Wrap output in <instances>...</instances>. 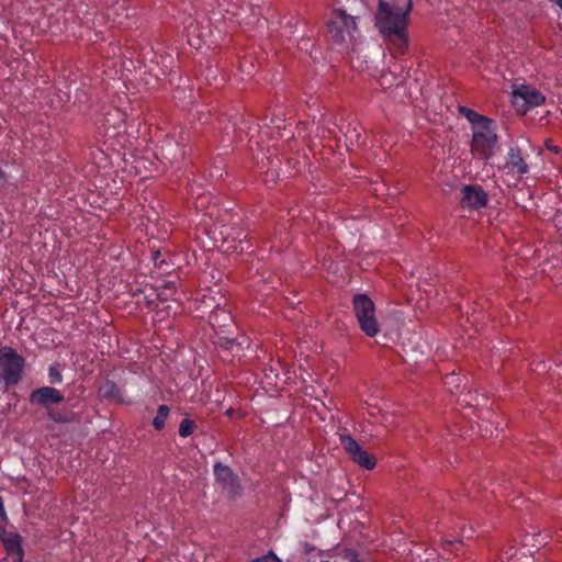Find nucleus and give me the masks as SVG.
I'll use <instances>...</instances> for the list:
<instances>
[{
	"label": "nucleus",
	"instance_id": "f257e3e1",
	"mask_svg": "<svg viewBox=\"0 0 562 562\" xmlns=\"http://www.w3.org/2000/svg\"><path fill=\"white\" fill-rule=\"evenodd\" d=\"M412 0H379L375 26L393 47L403 54L408 46L407 24Z\"/></svg>",
	"mask_w": 562,
	"mask_h": 562
},
{
	"label": "nucleus",
	"instance_id": "f03ea898",
	"mask_svg": "<svg viewBox=\"0 0 562 562\" xmlns=\"http://www.w3.org/2000/svg\"><path fill=\"white\" fill-rule=\"evenodd\" d=\"M65 401L64 394L54 386H41L30 393L29 402L32 406L46 412L48 419L56 424H70L75 414L67 409H58L57 406Z\"/></svg>",
	"mask_w": 562,
	"mask_h": 562
},
{
	"label": "nucleus",
	"instance_id": "7ed1b4c3",
	"mask_svg": "<svg viewBox=\"0 0 562 562\" xmlns=\"http://www.w3.org/2000/svg\"><path fill=\"white\" fill-rule=\"evenodd\" d=\"M25 359L15 349L4 346L0 348V384L7 391L22 379Z\"/></svg>",
	"mask_w": 562,
	"mask_h": 562
},
{
	"label": "nucleus",
	"instance_id": "20e7f679",
	"mask_svg": "<svg viewBox=\"0 0 562 562\" xmlns=\"http://www.w3.org/2000/svg\"><path fill=\"white\" fill-rule=\"evenodd\" d=\"M352 310L364 335L375 337L380 331V325L375 317L373 301L367 294L357 293L352 297Z\"/></svg>",
	"mask_w": 562,
	"mask_h": 562
},
{
	"label": "nucleus",
	"instance_id": "39448f33",
	"mask_svg": "<svg viewBox=\"0 0 562 562\" xmlns=\"http://www.w3.org/2000/svg\"><path fill=\"white\" fill-rule=\"evenodd\" d=\"M498 137L496 126L492 120L491 124L480 126L472 132L471 151L479 159H488L498 149Z\"/></svg>",
	"mask_w": 562,
	"mask_h": 562
},
{
	"label": "nucleus",
	"instance_id": "423d86ee",
	"mask_svg": "<svg viewBox=\"0 0 562 562\" xmlns=\"http://www.w3.org/2000/svg\"><path fill=\"white\" fill-rule=\"evenodd\" d=\"M327 27L329 40L334 44L340 45L352 38L357 31L356 19L342 10H336L333 12Z\"/></svg>",
	"mask_w": 562,
	"mask_h": 562
},
{
	"label": "nucleus",
	"instance_id": "0eeeda50",
	"mask_svg": "<svg viewBox=\"0 0 562 562\" xmlns=\"http://www.w3.org/2000/svg\"><path fill=\"white\" fill-rule=\"evenodd\" d=\"M213 475L215 483L229 498H236L241 495L243 487L240 480L231 467L222 462H215L213 465Z\"/></svg>",
	"mask_w": 562,
	"mask_h": 562
},
{
	"label": "nucleus",
	"instance_id": "6e6552de",
	"mask_svg": "<svg viewBox=\"0 0 562 562\" xmlns=\"http://www.w3.org/2000/svg\"><path fill=\"white\" fill-rule=\"evenodd\" d=\"M339 441L342 449L356 464L366 470H373L375 468V458L363 450L350 435H339Z\"/></svg>",
	"mask_w": 562,
	"mask_h": 562
},
{
	"label": "nucleus",
	"instance_id": "1a4fd4ad",
	"mask_svg": "<svg viewBox=\"0 0 562 562\" xmlns=\"http://www.w3.org/2000/svg\"><path fill=\"white\" fill-rule=\"evenodd\" d=\"M544 100L546 98L540 91L526 85H520L513 91V105L520 113L541 105Z\"/></svg>",
	"mask_w": 562,
	"mask_h": 562
},
{
	"label": "nucleus",
	"instance_id": "9d476101",
	"mask_svg": "<svg viewBox=\"0 0 562 562\" xmlns=\"http://www.w3.org/2000/svg\"><path fill=\"white\" fill-rule=\"evenodd\" d=\"M215 346L224 360H231L240 358L244 355L245 348H249L250 340L245 335L235 338L218 336Z\"/></svg>",
	"mask_w": 562,
	"mask_h": 562
},
{
	"label": "nucleus",
	"instance_id": "9b49d317",
	"mask_svg": "<svg viewBox=\"0 0 562 562\" xmlns=\"http://www.w3.org/2000/svg\"><path fill=\"white\" fill-rule=\"evenodd\" d=\"M488 202V195L480 184H467L461 189L460 205L469 211H480Z\"/></svg>",
	"mask_w": 562,
	"mask_h": 562
},
{
	"label": "nucleus",
	"instance_id": "f8f14e48",
	"mask_svg": "<svg viewBox=\"0 0 562 562\" xmlns=\"http://www.w3.org/2000/svg\"><path fill=\"white\" fill-rule=\"evenodd\" d=\"M0 541L7 553V562H23V539L18 532L9 531L4 526H0Z\"/></svg>",
	"mask_w": 562,
	"mask_h": 562
},
{
	"label": "nucleus",
	"instance_id": "ddd939ff",
	"mask_svg": "<svg viewBox=\"0 0 562 562\" xmlns=\"http://www.w3.org/2000/svg\"><path fill=\"white\" fill-rule=\"evenodd\" d=\"M99 396L106 401H112L119 404H131L123 395L122 389L112 380H106L99 386Z\"/></svg>",
	"mask_w": 562,
	"mask_h": 562
},
{
	"label": "nucleus",
	"instance_id": "4468645a",
	"mask_svg": "<svg viewBox=\"0 0 562 562\" xmlns=\"http://www.w3.org/2000/svg\"><path fill=\"white\" fill-rule=\"evenodd\" d=\"M505 167L522 176L529 171V167L517 147H509Z\"/></svg>",
	"mask_w": 562,
	"mask_h": 562
},
{
	"label": "nucleus",
	"instance_id": "2eb2a0df",
	"mask_svg": "<svg viewBox=\"0 0 562 562\" xmlns=\"http://www.w3.org/2000/svg\"><path fill=\"white\" fill-rule=\"evenodd\" d=\"M459 112L471 123L472 132L477 130L480 126L492 123L491 119L467 106H460Z\"/></svg>",
	"mask_w": 562,
	"mask_h": 562
},
{
	"label": "nucleus",
	"instance_id": "dca6fc26",
	"mask_svg": "<svg viewBox=\"0 0 562 562\" xmlns=\"http://www.w3.org/2000/svg\"><path fill=\"white\" fill-rule=\"evenodd\" d=\"M169 414H170V408L168 405H166V404L159 405L157 408V414L153 419V427L158 431L162 430L166 426V422L169 417Z\"/></svg>",
	"mask_w": 562,
	"mask_h": 562
},
{
	"label": "nucleus",
	"instance_id": "f3484780",
	"mask_svg": "<svg viewBox=\"0 0 562 562\" xmlns=\"http://www.w3.org/2000/svg\"><path fill=\"white\" fill-rule=\"evenodd\" d=\"M198 425L193 419L184 418L180 422L178 434L182 438L191 436L196 429Z\"/></svg>",
	"mask_w": 562,
	"mask_h": 562
},
{
	"label": "nucleus",
	"instance_id": "a211bd4d",
	"mask_svg": "<svg viewBox=\"0 0 562 562\" xmlns=\"http://www.w3.org/2000/svg\"><path fill=\"white\" fill-rule=\"evenodd\" d=\"M48 381L50 384H60L63 382V374L57 366H49Z\"/></svg>",
	"mask_w": 562,
	"mask_h": 562
},
{
	"label": "nucleus",
	"instance_id": "6ab92c4d",
	"mask_svg": "<svg viewBox=\"0 0 562 562\" xmlns=\"http://www.w3.org/2000/svg\"><path fill=\"white\" fill-rule=\"evenodd\" d=\"M250 562H281V560L272 551H270L262 557L252 559Z\"/></svg>",
	"mask_w": 562,
	"mask_h": 562
},
{
	"label": "nucleus",
	"instance_id": "aec40b11",
	"mask_svg": "<svg viewBox=\"0 0 562 562\" xmlns=\"http://www.w3.org/2000/svg\"><path fill=\"white\" fill-rule=\"evenodd\" d=\"M137 304H142L144 306H146L147 308H153L156 306V300L155 299H150L149 295L147 294H143L140 299H137Z\"/></svg>",
	"mask_w": 562,
	"mask_h": 562
},
{
	"label": "nucleus",
	"instance_id": "412c9836",
	"mask_svg": "<svg viewBox=\"0 0 562 562\" xmlns=\"http://www.w3.org/2000/svg\"><path fill=\"white\" fill-rule=\"evenodd\" d=\"M346 136L350 142H359L360 139V133L357 131L356 127H348V131L346 132Z\"/></svg>",
	"mask_w": 562,
	"mask_h": 562
},
{
	"label": "nucleus",
	"instance_id": "4be33fe9",
	"mask_svg": "<svg viewBox=\"0 0 562 562\" xmlns=\"http://www.w3.org/2000/svg\"><path fill=\"white\" fill-rule=\"evenodd\" d=\"M346 558H348L350 560V562H357L358 554L355 550L349 549L346 551Z\"/></svg>",
	"mask_w": 562,
	"mask_h": 562
},
{
	"label": "nucleus",
	"instance_id": "5701e85b",
	"mask_svg": "<svg viewBox=\"0 0 562 562\" xmlns=\"http://www.w3.org/2000/svg\"><path fill=\"white\" fill-rule=\"evenodd\" d=\"M0 517H1V519L3 521L8 520V515H7V512L4 509L3 499H2L1 496H0Z\"/></svg>",
	"mask_w": 562,
	"mask_h": 562
},
{
	"label": "nucleus",
	"instance_id": "b1692460",
	"mask_svg": "<svg viewBox=\"0 0 562 562\" xmlns=\"http://www.w3.org/2000/svg\"><path fill=\"white\" fill-rule=\"evenodd\" d=\"M131 292H132V296L137 297V299H140L142 295L144 294V290H142L139 288H137L135 290L132 289Z\"/></svg>",
	"mask_w": 562,
	"mask_h": 562
},
{
	"label": "nucleus",
	"instance_id": "393cba45",
	"mask_svg": "<svg viewBox=\"0 0 562 562\" xmlns=\"http://www.w3.org/2000/svg\"><path fill=\"white\" fill-rule=\"evenodd\" d=\"M247 236L244 237V239L239 238V251L244 252L248 249V247H245L244 244L247 243L246 240Z\"/></svg>",
	"mask_w": 562,
	"mask_h": 562
},
{
	"label": "nucleus",
	"instance_id": "a878e982",
	"mask_svg": "<svg viewBox=\"0 0 562 562\" xmlns=\"http://www.w3.org/2000/svg\"><path fill=\"white\" fill-rule=\"evenodd\" d=\"M5 182H7V173L0 167V186L4 184Z\"/></svg>",
	"mask_w": 562,
	"mask_h": 562
},
{
	"label": "nucleus",
	"instance_id": "bb28decb",
	"mask_svg": "<svg viewBox=\"0 0 562 562\" xmlns=\"http://www.w3.org/2000/svg\"><path fill=\"white\" fill-rule=\"evenodd\" d=\"M292 27H293V26H292L291 21H288L286 25L284 26V30H285V31L289 29V31L286 32V34H289V35L294 34V31L292 30Z\"/></svg>",
	"mask_w": 562,
	"mask_h": 562
},
{
	"label": "nucleus",
	"instance_id": "cd10ccee",
	"mask_svg": "<svg viewBox=\"0 0 562 562\" xmlns=\"http://www.w3.org/2000/svg\"><path fill=\"white\" fill-rule=\"evenodd\" d=\"M516 553H517V551H515L514 553L507 552L506 553L507 554V559H508L507 562H516Z\"/></svg>",
	"mask_w": 562,
	"mask_h": 562
},
{
	"label": "nucleus",
	"instance_id": "c85d7f7f",
	"mask_svg": "<svg viewBox=\"0 0 562 562\" xmlns=\"http://www.w3.org/2000/svg\"><path fill=\"white\" fill-rule=\"evenodd\" d=\"M157 297L160 300H164V301H166L168 299V296H167V294H165V292L157 293Z\"/></svg>",
	"mask_w": 562,
	"mask_h": 562
},
{
	"label": "nucleus",
	"instance_id": "c756f323",
	"mask_svg": "<svg viewBox=\"0 0 562 562\" xmlns=\"http://www.w3.org/2000/svg\"><path fill=\"white\" fill-rule=\"evenodd\" d=\"M175 289V284L172 282H169L166 284V290H172Z\"/></svg>",
	"mask_w": 562,
	"mask_h": 562
},
{
	"label": "nucleus",
	"instance_id": "7c9ffc66",
	"mask_svg": "<svg viewBox=\"0 0 562 562\" xmlns=\"http://www.w3.org/2000/svg\"><path fill=\"white\" fill-rule=\"evenodd\" d=\"M449 379V376H447ZM450 378L454 381L459 380V376H457L456 374H451Z\"/></svg>",
	"mask_w": 562,
	"mask_h": 562
},
{
	"label": "nucleus",
	"instance_id": "2f4dec72",
	"mask_svg": "<svg viewBox=\"0 0 562 562\" xmlns=\"http://www.w3.org/2000/svg\"><path fill=\"white\" fill-rule=\"evenodd\" d=\"M321 562H329V561H321Z\"/></svg>",
	"mask_w": 562,
	"mask_h": 562
}]
</instances>
